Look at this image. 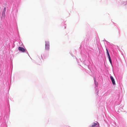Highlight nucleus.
<instances>
[{"label":"nucleus","mask_w":127,"mask_h":127,"mask_svg":"<svg viewBox=\"0 0 127 127\" xmlns=\"http://www.w3.org/2000/svg\"><path fill=\"white\" fill-rule=\"evenodd\" d=\"M45 49L47 50H49V43L48 41L45 42Z\"/></svg>","instance_id":"f257e3e1"},{"label":"nucleus","mask_w":127,"mask_h":127,"mask_svg":"<svg viewBox=\"0 0 127 127\" xmlns=\"http://www.w3.org/2000/svg\"><path fill=\"white\" fill-rule=\"evenodd\" d=\"M18 49L19 51L23 52H26V49L22 47H19Z\"/></svg>","instance_id":"f03ea898"},{"label":"nucleus","mask_w":127,"mask_h":127,"mask_svg":"<svg viewBox=\"0 0 127 127\" xmlns=\"http://www.w3.org/2000/svg\"><path fill=\"white\" fill-rule=\"evenodd\" d=\"M110 78L112 83L113 85H115V83L114 79L113 78V77L112 76H110Z\"/></svg>","instance_id":"7ed1b4c3"},{"label":"nucleus","mask_w":127,"mask_h":127,"mask_svg":"<svg viewBox=\"0 0 127 127\" xmlns=\"http://www.w3.org/2000/svg\"><path fill=\"white\" fill-rule=\"evenodd\" d=\"M6 8L4 7V9L3 10V11L2 13V16L3 17H4L5 16V12L6 11Z\"/></svg>","instance_id":"20e7f679"},{"label":"nucleus","mask_w":127,"mask_h":127,"mask_svg":"<svg viewBox=\"0 0 127 127\" xmlns=\"http://www.w3.org/2000/svg\"><path fill=\"white\" fill-rule=\"evenodd\" d=\"M97 125V123H94L93 125L90 127H95Z\"/></svg>","instance_id":"39448f33"},{"label":"nucleus","mask_w":127,"mask_h":127,"mask_svg":"<svg viewBox=\"0 0 127 127\" xmlns=\"http://www.w3.org/2000/svg\"><path fill=\"white\" fill-rule=\"evenodd\" d=\"M108 59H109V62H110V63L111 64V63H112V61H111V59L110 56H108Z\"/></svg>","instance_id":"423d86ee"},{"label":"nucleus","mask_w":127,"mask_h":127,"mask_svg":"<svg viewBox=\"0 0 127 127\" xmlns=\"http://www.w3.org/2000/svg\"><path fill=\"white\" fill-rule=\"evenodd\" d=\"M106 51H107V54L108 56H110L109 53L107 49H106Z\"/></svg>","instance_id":"0eeeda50"}]
</instances>
